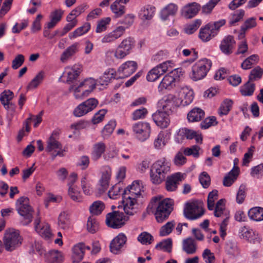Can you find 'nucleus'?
I'll return each instance as SVG.
<instances>
[{
    "label": "nucleus",
    "instance_id": "obj_1",
    "mask_svg": "<svg viewBox=\"0 0 263 263\" xmlns=\"http://www.w3.org/2000/svg\"><path fill=\"white\" fill-rule=\"evenodd\" d=\"M174 201L172 199L166 198L161 200L160 198L154 197L151 202L149 206L155 210L156 220L159 223L166 220L173 209Z\"/></svg>",
    "mask_w": 263,
    "mask_h": 263
},
{
    "label": "nucleus",
    "instance_id": "obj_2",
    "mask_svg": "<svg viewBox=\"0 0 263 263\" xmlns=\"http://www.w3.org/2000/svg\"><path fill=\"white\" fill-rule=\"evenodd\" d=\"M170 163L163 158L156 161L151 170V180L154 184H159L162 182L170 172Z\"/></svg>",
    "mask_w": 263,
    "mask_h": 263
},
{
    "label": "nucleus",
    "instance_id": "obj_3",
    "mask_svg": "<svg viewBox=\"0 0 263 263\" xmlns=\"http://www.w3.org/2000/svg\"><path fill=\"white\" fill-rule=\"evenodd\" d=\"M97 81L92 78H87L78 84L71 85L69 90L73 92L77 99H83L87 97L96 88Z\"/></svg>",
    "mask_w": 263,
    "mask_h": 263
},
{
    "label": "nucleus",
    "instance_id": "obj_4",
    "mask_svg": "<svg viewBox=\"0 0 263 263\" xmlns=\"http://www.w3.org/2000/svg\"><path fill=\"white\" fill-rule=\"evenodd\" d=\"M16 210L21 216V223L27 226L32 221L34 210L29 205L27 197H21L16 202Z\"/></svg>",
    "mask_w": 263,
    "mask_h": 263
},
{
    "label": "nucleus",
    "instance_id": "obj_5",
    "mask_svg": "<svg viewBox=\"0 0 263 263\" xmlns=\"http://www.w3.org/2000/svg\"><path fill=\"white\" fill-rule=\"evenodd\" d=\"M212 66V62L207 59H203L196 62L192 66L190 78L197 81L203 79Z\"/></svg>",
    "mask_w": 263,
    "mask_h": 263
},
{
    "label": "nucleus",
    "instance_id": "obj_6",
    "mask_svg": "<svg viewBox=\"0 0 263 263\" xmlns=\"http://www.w3.org/2000/svg\"><path fill=\"white\" fill-rule=\"evenodd\" d=\"M203 206L202 201L195 200L187 202L183 211L185 217L191 220L200 218L204 214Z\"/></svg>",
    "mask_w": 263,
    "mask_h": 263
},
{
    "label": "nucleus",
    "instance_id": "obj_7",
    "mask_svg": "<svg viewBox=\"0 0 263 263\" xmlns=\"http://www.w3.org/2000/svg\"><path fill=\"white\" fill-rule=\"evenodd\" d=\"M3 241L5 249L11 252L21 246L22 238L18 231L10 229L6 231Z\"/></svg>",
    "mask_w": 263,
    "mask_h": 263
},
{
    "label": "nucleus",
    "instance_id": "obj_8",
    "mask_svg": "<svg viewBox=\"0 0 263 263\" xmlns=\"http://www.w3.org/2000/svg\"><path fill=\"white\" fill-rule=\"evenodd\" d=\"M58 133L54 132L47 141L45 151L50 153L52 160L57 156L63 157L65 151L61 143L58 141Z\"/></svg>",
    "mask_w": 263,
    "mask_h": 263
},
{
    "label": "nucleus",
    "instance_id": "obj_9",
    "mask_svg": "<svg viewBox=\"0 0 263 263\" xmlns=\"http://www.w3.org/2000/svg\"><path fill=\"white\" fill-rule=\"evenodd\" d=\"M127 220V217L123 212L116 211L106 215L105 221L108 227L118 229L122 227Z\"/></svg>",
    "mask_w": 263,
    "mask_h": 263
},
{
    "label": "nucleus",
    "instance_id": "obj_10",
    "mask_svg": "<svg viewBox=\"0 0 263 263\" xmlns=\"http://www.w3.org/2000/svg\"><path fill=\"white\" fill-rule=\"evenodd\" d=\"M132 130L135 137L141 142L147 139L151 134V126L148 123L138 122L132 126Z\"/></svg>",
    "mask_w": 263,
    "mask_h": 263
},
{
    "label": "nucleus",
    "instance_id": "obj_11",
    "mask_svg": "<svg viewBox=\"0 0 263 263\" xmlns=\"http://www.w3.org/2000/svg\"><path fill=\"white\" fill-rule=\"evenodd\" d=\"M98 101L93 98H89L80 104L73 110V114L77 117H82L93 110L98 105Z\"/></svg>",
    "mask_w": 263,
    "mask_h": 263
},
{
    "label": "nucleus",
    "instance_id": "obj_12",
    "mask_svg": "<svg viewBox=\"0 0 263 263\" xmlns=\"http://www.w3.org/2000/svg\"><path fill=\"white\" fill-rule=\"evenodd\" d=\"M141 199L123 194L122 204L125 213L130 216L136 214L138 211Z\"/></svg>",
    "mask_w": 263,
    "mask_h": 263
},
{
    "label": "nucleus",
    "instance_id": "obj_13",
    "mask_svg": "<svg viewBox=\"0 0 263 263\" xmlns=\"http://www.w3.org/2000/svg\"><path fill=\"white\" fill-rule=\"evenodd\" d=\"M182 100L178 99L173 94L164 96L159 102V104L163 110L171 111L175 107L181 105Z\"/></svg>",
    "mask_w": 263,
    "mask_h": 263
},
{
    "label": "nucleus",
    "instance_id": "obj_14",
    "mask_svg": "<svg viewBox=\"0 0 263 263\" xmlns=\"http://www.w3.org/2000/svg\"><path fill=\"white\" fill-rule=\"evenodd\" d=\"M111 175V170L108 166H105L102 172L101 176L98 184V190L100 194L104 193L108 189Z\"/></svg>",
    "mask_w": 263,
    "mask_h": 263
},
{
    "label": "nucleus",
    "instance_id": "obj_15",
    "mask_svg": "<svg viewBox=\"0 0 263 263\" xmlns=\"http://www.w3.org/2000/svg\"><path fill=\"white\" fill-rule=\"evenodd\" d=\"M137 68V64L133 61H128L122 64L117 73L120 78L128 77L133 74Z\"/></svg>",
    "mask_w": 263,
    "mask_h": 263
},
{
    "label": "nucleus",
    "instance_id": "obj_16",
    "mask_svg": "<svg viewBox=\"0 0 263 263\" xmlns=\"http://www.w3.org/2000/svg\"><path fill=\"white\" fill-rule=\"evenodd\" d=\"M167 111L165 110H158L152 116L153 120L156 124L162 128H166L170 123Z\"/></svg>",
    "mask_w": 263,
    "mask_h": 263
},
{
    "label": "nucleus",
    "instance_id": "obj_17",
    "mask_svg": "<svg viewBox=\"0 0 263 263\" xmlns=\"http://www.w3.org/2000/svg\"><path fill=\"white\" fill-rule=\"evenodd\" d=\"M125 32V28L117 27L114 30L106 34L102 37V43H111L115 42L117 39L121 37Z\"/></svg>",
    "mask_w": 263,
    "mask_h": 263
},
{
    "label": "nucleus",
    "instance_id": "obj_18",
    "mask_svg": "<svg viewBox=\"0 0 263 263\" xmlns=\"http://www.w3.org/2000/svg\"><path fill=\"white\" fill-rule=\"evenodd\" d=\"M34 225L35 231L42 237L47 240L51 238L52 234L51 232L49 226L47 223L41 225L40 218L39 217L35 219Z\"/></svg>",
    "mask_w": 263,
    "mask_h": 263
},
{
    "label": "nucleus",
    "instance_id": "obj_19",
    "mask_svg": "<svg viewBox=\"0 0 263 263\" xmlns=\"http://www.w3.org/2000/svg\"><path fill=\"white\" fill-rule=\"evenodd\" d=\"M142 185L139 181H134L132 184L124 190L123 195L136 197L142 198L141 194Z\"/></svg>",
    "mask_w": 263,
    "mask_h": 263
},
{
    "label": "nucleus",
    "instance_id": "obj_20",
    "mask_svg": "<svg viewBox=\"0 0 263 263\" xmlns=\"http://www.w3.org/2000/svg\"><path fill=\"white\" fill-rule=\"evenodd\" d=\"M127 241V238L123 233H120L110 242V251L117 254L121 248L125 245Z\"/></svg>",
    "mask_w": 263,
    "mask_h": 263
},
{
    "label": "nucleus",
    "instance_id": "obj_21",
    "mask_svg": "<svg viewBox=\"0 0 263 263\" xmlns=\"http://www.w3.org/2000/svg\"><path fill=\"white\" fill-rule=\"evenodd\" d=\"M200 9V5L195 2L188 4L182 8V15L186 18H191L198 13Z\"/></svg>",
    "mask_w": 263,
    "mask_h": 263
},
{
    "label": "nucleus",
    "instance_id": "obj_22",
    "mask_svg": "<svg viewBox=\"0 0 263 263\" xmlns=\"http://www.w3.org/2000/svg\"><path fill=\"white\" fill-rule=\"evenodd\" d=\"M235 44V41L233 36L228 35L222 40L220 48L221 51L226 54L232 53Z\"/></svg>",
    "mask_w": 263,
    "mask_h": 263
},
{
    "label": "nucleus",
    "instance_id": "obj_23",
    "mask_svg": "<svg viewBox=\"0 0 263 263\" xmlns=\"http://www.w3.org/2000/svg\"><path fill=\"white\" fill-rule=\"evenodd\" d=\"M129 0H116L111 5L110 9L117 17H121L125 12V7L123 4H126Z\"/></svg>",
    "mask_w": 263,
    "mask_h": 263
},
{
    "label": "nucleus",
    "instance_id": "obj_24",
    "mask_svg": "<svg viewBox=\"0 0 263 263\" xmlns=\"http://www.w3.org/2000/svg\"><path fill=\"white\" fill-rule=\"evenodd\" d=\"M175 78L170 74L165 75L159 84L158 89L160 92L164 90H171L175 86Z\"/></svg>",
    "mask_w": 263,
    "mask_h": 263
},
{
    "label": "nucleus",
    "instance_id": "obj_25",
    "mask_svg": "<svg viewBox=\"0 0 263 263\" xmlns=\"http://www.w3.org/2000/svg\"><path fill=\"white\" fill-rule=\"evenodd\" d=\"M193 91L187 87H182L179 93L178 99L182 100L181 105L185 106L190 104L193 100Z\"/></svg>",
    "mask_w": 263,
    "mask_h": 263
},
{
    "label": "nucleus",
    "instance_id": "obj_26",
    "mask_svg": "<svg viewBox=\"0 0 263 263\" xmlns=\"http://www.w3.org/2000/svg\"><path fill=\"white\" fill-rule=\"evenodd\" d=\"M182 175L180 173H176L168 177L166 181V188L168 191L176 190L179 182L182 180Z\"/></svg>",
    "mask_w": 263,
    "mask_h": 263
},
{
    "label": "nucleus",
    "instance_id": "obj_27",
    "mask_svg": "<svg viewBox=\"0 0 263 263\" xmlns=\"http://www.w3.org/2000/svg\"><path fill=\"white\" fill-rule=\"evenodd\" d=\"M197 246L196 241L191 237L187 238L183 240L182 250L187 254H194L196 252Z\"/></svg>",
    "mask_w": 263,
    "mask_h": 263
},
{
    "label": "nucleus",
    "instance_id": "obj_28",
    "mask_svg": "<svg viewBox=\"0 0 263 263\" xmlns=\"http://www.w3.org/2000/svg\"><path fill=\"white\" fill-rule=\"evenodd\" d=\"M85 251V245L83 243H79L75 245L72 249V260L73 262L78 263L82 260Z\"/></svg>",
    "mask_w": 263,
    "mask_h": 263
},
{
    "label": "nucleus",
    "instance_id": "obj_29",
    "mask_svg": "<svg viewBox=\"0 0 263 263\" xmlns=\"http://www.w3.org/2000/svg\"><path fill=\"white\" fill-rule=\"evenodd\" d=\"M106 145L102 142L95 143L92 148L91 153V158L94 161H97L100 159L102 154L105 152Z\"/></svg>",
    "mask_w": 263,
    "mask_h": 263
},
{
    "label": "nucleus",
    "instance_id": "obj_30",
    "mask_svg": "<svg viewBox=\"0 0 263 263\" xmlns=\"http://www.w3.org/2000/svg\"><path fill=\"white\" fill-rule=\"evenodd\" d=\"M177 11L178 6L174 3H170L161 10V17L163 20H166L169 16L175 15Z\"/></svg>",
    "mask_w": 263,
    "mask_h": 263
},
{
    "label": "nucleus",
    "instance_id": "obj_31",
    "mask_svg": "<svg viewBox=\"0 0 263 263\" xmlns=\"http://www.w3.org/2000/svg\"><path fill=\"white\" fill-rule=\"evenodd\" d=\"M215 36L216 35L212 33L211 23L206 24L204 27H202L200 29L199 37L203 42L209 41Z\"/></svg>",
    "mask_w": 263,
    "mask_h": 263
},
{
    "label": "nucleus",
    "instance_id": "obj_32",
    "mask_svg": "<svg viewBox=\"0 0 263 263\" xmlns=\"http://www.w3.org/2000/svg\"><path fill=\"white\" fill-rule=\"evenodd\" d=\"M66 70L67 75L66 82L69 83L78 78L82 71L81 66L75 65L71 68H67Z\"/></svg>",
    "mask_w": 263,
    "mask_h": 263
},
{
    "label": "nucleus",
    "instance_id": "obj_33",
    "mask_svg": "<svg viewBox=\"0 0 263 263\" xmlns=\"http://www.w3.org/2000/svg\"><path fill=\"white\" fill-rule=\"evenodd\" d=\"M79 45L78 43H75L68 47L61 54V61L63 63L65 62L69 58L76 53L79 50Z\"/></svg>",
    "mask_w": 263,
    "mask_h": 263
},
{
    "label": "nucleus",
    "instance_id": "obj_34",
    "mask_svg": "<svg viewBox=\"0 0 263 263\" xmlns=\"http://www.w3.org/2000/svg\"><path fill=\"white\" fill-rule=\"evenodd\" d=\"M239 168L235 167L232 169L227 176H226L223 180V184L226 186H230L236 180L239 175Z\"/></svg>",
    "mask_w": 263,
    "mask_h": 263
},
{
    "label": "nucleus",
    "instance_id": "obj_35",
    "mask_svg": "<svg viewBox=\"0 0 263 263\" xmlns=\"http://www.w3.org/2000/svg\"><path fill=\"white\" fill-rule=\"evenodd\" d=\"M124 190L122 184L120 183H118L111 187L108 192V195L111 199H117L121 195L123 196Z\"/></svg>",
    "mask_w": 263,
    "mask_h": 263
},
{
    "label": "nucleus",
    "instance_id": "obj_36",
    "mask_svg": "<svg viewBox=\"0 0 263 263\" xmlns=\"http://www.w3.org/2000/svg\"><path fill=\"white\" fill-rule=\"evenodd\" d=\"M248 216L251 219L254 221H260L263 220V208L254 207L251 209L248 212Z\"/></svg>",
    "mask_w": 263,
    "mask_h": 263
},
{
    "label": "nucleus",
    "instance_id": "obj_37",
    "mask_svg": "<svg viewBox=\"0 0 263 263\" xmlns=\"http://www.w3.org/2000/svg\"><path fill=\"white\" fill-rule=\"evenodd\" d=\"M204 112L199 108L193 109L187 115V119L190 122H197L204 117Z\"/></svg>",
    "mask_w": 263,
    "mask_h": 263
},
{
    "label": "nucleus",
    "instance_id": "obj_38",
    "mask_svg": "<svg viewBox=\"0 0 263 263\" xmlns=\"http://www.w3.org/2000/svg\"><path fill=\"white\" fill-rule=\"evenodd\" d=\"M88 8V5L85 3L78 6L75 9H73L67 15L66 18L67 21H72V20H77L76 17L84 12Z\"/></svg>",
    "mask_w": 263,
    "mask_h": 263
},
{
    "label": "nucleus",
    "instance_id": "obj_39",
    "mask_svg": "<svg viewBox=\"0 0 263 263\" xmlns=\"http://www.w3.org/2000/svg\"><path fill=\"white\" fill-rule=\"evenodd\" d=\"M13 98V93L9 90H5L1 93L0 101L6 109H8L9 105H12V103H10V101Z\"/></svg>",
    "mask_w": 263,
    "mask_h": 263
},
{
    "label": "nucleus",
    "instance_id": "obj_40",
    "mask_svg": "<svg viewBox=\"0 0 263 263\" xmlns=\"http://www.w3.org/2000/svg\"><path fill=\"white\" fill-rule=\"evenodd\" d=\"M256 25V18L251 17L247 20L244 24L241 27V32L238 35L239 39H243L245 36V32L247 30L253 28Z\"/></svg>",
    "mask_w": 263,
    "mask_h": 263
},
{
    "label": "nucleus",
    "instance_id": "obj_41",
    "mask_svg": "<svg viewBox=\"0 0 263 263\" xmlns=\"http://www.w3.org/2000/svg\"><path fill=\"white\" fill-rule=\"evenodd\" d=\"M155 7L151 5L143 7L140 12V16L142 20H149L154 16Z\"/></svg>",
    "mask_w": 263,
    "mask_h": 263
},
{
    "label": "nucleus",
    "instance_id": "obj_42",
    "mask_svg": "<svg viewBox=\"0 0 263 263\" xmlns=\"http://www.w3.org/2000/svg\"><path fill=\"white\" fill-rule=\"evenodd\" d=\"M255 89V84L252 83V81L248 80L247 83L240 87V91L243 96H251L253 95Z\"/></svg>",
    "mask_w": 263,
    "mask_h": 263
},
{
    "label": "nucleus",
    "instance_id": "obj_43",
    "mask_svg": "<svg viewBox=\"0 0 263 263\" xmlns=\"http://www.w3.org/2000/svg\"><path fill=\"white\" fill-rule=\"evenodd\" d=\"M70 221L68 214L63 212L59 216L58 225L63 229H68L70 227Z\"/></svg>",
    "mask_w": 263,
    "mask_h": 263
},
{
    "label": "nucleus",
    "instance_id": "obj_44",
    "mask_svg": "<svg viewBox=\"0 0 263 263\" xmlns=\"http://www.w3.org/2000/svg\"><path fill=\"white\" fill-rule=\"evenodd\" d=\"M116 72L114 69H108L104 71L103 74L99 78V83L101 85L107 84L112 79L115 77Z\"/></svg>",
    "mask_w": 263,
    "mask_h": 263
},
{
    "label": "nucleus",
    "instance_id": "obj_45",
    "mask_svg": "<svg viewBox=\"0 0 263 263\" xmlns=\"http://www.w3.org/2000/svg\"><path fill=\"white\" fill-rule=\"evenodd\" d=\"M44 78V72L41 71L28 84L27 89L28 90L36 88L42 83Z\"/></svg>",
    "mask_w": 263,
    "mask_h": 263
},
{
    "label": "nucleus",
    "instance_id": "obj_46",
    "mask_svg": "<svg viewBox=\"0 0 263 263\" xmlns=\"http://www.w3.org/2000/svg\"><path fill=\"white\" fill-rule=\"evenodd\" d=\"M90 28L89 23H86L82 26L78 28L73 32L69 33V37L70 39H73L78 36L82 35L87 32Z\"/></svg>",
    "mask_w": 263,
    "mask_h": 263
},
{
    "label": "nucleus",
    "instance_id": "obj_47",
    "mask_svg": "<svg viewBox=\"0 0 263 263\" xmlns=\"http://www.w3.org/2000/svg\"><path fill=\"white\" fill-rule=\"evenodd\" d=\"M104 204L101 201H95L89 207L90 212L93 215H98L104 209Z\"/></svg>",
    "mask_w": 263,
    "mask_h": 263
},
{
    "label": "nucleus",
    "instance_id": "obj_48",
    "mask_svg": "<svg viewBox=\"0 0 263 263\" xmlns=\"http://www.w3.org/2000/svg\"><path fill=\"white\" fill-rule=\"evenodd\" d=\"M68 195L74 201L81 202L82 200L80 192L78 190L77 187L73 185H70L68 189Z\"/></svg>",
    "mask_w": 263,
    "mask_h": 263
},
{
    "label": "nucleus",
    "instance_id": "obj_49",
    "mask_svg": "<svg viewBox=\"0 0 263 263\" xmlns=\"http://www.w3.org/2000/svg\"><path fill=\"white\" fill-rule=\"evenodd\" d=\"M163 74L157 65L152 69L147 74L146 79L148 81L154 82L157 80Z\"/></svg>",
    "mask_w": 263,
    "mask_h": 263
},
{
    "label": "nucleus",
    "instance_id": "obj_50",
    "mask_svg": "<svg viewBox=\"0 0 263 263\" xmlns=\"http://www.w3.org/2000/svg\"><path fill=\"white\" fill-rule=\"evenodd\" d=\"M258 60L257 55L253 54L247 58L241 64V67L243 69H249L252 65L256 63Z\"/></svg>",
    "mask_w": 263,
    "mask_h": 263
},
{
    "label": "nucleus",
    "instance_id": "obj_51",
    "mask_svg": "<svg viewBox=\"0 0 263 263\" xmlns=\"http://www.w3.org/2000/svg\"><path fill=\"white\" fill-rule=\"evenodd\" d=\"M263 74V69L259 66H257L253 69L249 76L250 81H255L259 80Z\"/></svg>",
    "mask_w": 263,
    "mask_h": 263
},
{
    "label": "nucleus",
    "instance_id": "obj_52",
    "mask_svg": "<svg viewBox=\"0 0 263 263\" xmlns=\"http://www.w3.org/2000/svg\"><path fill=\"white\" fill-rule=\"evenodd\" d=\"M172 247V241L171 239L168 238L161 242H160L156 246V248L158 250H163L168 252H171Z\"/></svg>",
    "mask_w": 263,
    "mask_h": 263
},
{
    "label": "nucleus",
    "instance_id": "obj_53",
    "mask_svg": "<svg viewBox=\"0 0 263 263\" xmlns=\"http://www.w3.org/2000/svg\"><path fill=\"white\" fill-rule=\"evenodd\" d=\"M48 255L49 261L51 262H60L63 259L62 253L58 250L50 251Z\"/></svg>",
    "mask_w": 263,
    "mask_h": 263
},
{
    "label": "nucleus",
    "instance_id": "obj_54",
    "mask_svg": "<svg viewBox=\"0 0 263 263\" xmlns=\"http://www.w3.org/2000/svg\"><path fill=\"white\" fill-rule=\"evenodd\" d=\"M201 23L202 22L201 20H196L192 23L188 24L185 26L184 28L185 32L189 34L193 33L200 27Z\"/></svg>",
    "mask_w": 263,
    "mask_h": 263
},
{
    "label": "nucleus",
    "instance_id": "obj_55",
    "mask_svg": "<svg viewBox=\"0 0 263 263\" xmlns=\"http://www.w3.org/2000/svg\"><path fill=\"white\" fill-rule=\"evenodd\" d=\"M239 234L241 238L250 240L253 238V235H255V232L252 229L243 227L240 228Z\"/></svg>",
    "mask_w": 263,
    "mask_h": 263
},
{
    "label": "nucleus",
    "instance_id": "obj_56",
    "mask_svg": "<svg viewBox=\"0 0 263 263\" xmlns=\"http://www.w3.org/2000/svg\"><path fill=\"white\" fill-rule=\"evenodd\" d=\"M218 198V191L216 190L211 192L208 197V208L209 210H213L214 208L215 201Z\"/></svg>",
    "mask_w": 263,
    "mask_h": 263
},
{
    "label": "nucleus",
    "instance_id": "obj_57",
    "mask_svg": "<svg viewBox=\"0 0 263 263\" xmlns=\"http://www.w3.org/2000/svg\"><path fill=\"white\" fill-rule=\"evenodd\" d=\"M200 147L196 145H193L190 147H186L183 149V153L186 156H193L198 158L199 156V151Z\"/></svg>",
    "mask_w": 263,
    "mask_h": 263
},
{
    "label": "nucleus",
    "instance_id": "obj_58",
    "mask_svg": "<svg viewBox=\"0 0 263 263\" xmlns=\"http://www.w3.org/2000/svg\"><path fill=\"white\" fill-rule=\"evenodd\" d=\"M138 240L143 245H149L153 241V237L146 232L141 233L138 237Z\"/></svg>",
    "mask_w": 263,
    "mask_h": 263
},
{
    "label": "nucleus",
    "instance_id": "obj_59",
    "mask_svg": "<svg viewBox=\"0 0 263 263\" xmlns=\"http://www.w3.org/2000/svg\"><path fill=\"white\" fill-rule=\"evenodd\" d=\"M175 226L174 221H168L165 225L162 226L160 230V235L161 236H167L170 234Z\"/></svg>",
    "mask_w": 263,
    "mask_h": 263
},
{
    "label": "nucleus",
    "instance_id": "obj_60",
    "mask_svg": "<svg viewBox=\"0 0 263 263\" xmlns=\"http://www.w3.org/2000/svg\"><path fill=\"white\" fill-rule=\"evenodd\" d=\"M110 21L111 18L109 17H105L99 21L96 28V32L100 33L105 31L107 29V25L110 23Z\"/></svg>",
    "mask_w": 263,
    "mask_h": 263
},
{
    "label": "nucleus",
    "instance_id": "obj_61",
    "mask_svg": "<svg viewBox=\"0 0 263 263\" xmlns=\"http://www.w3.org/2000/svg\"><path fill=\"white\" fill-rule=\"evenodd\" d=\"M87 229L88 231L91 233H95L99 229V222L93 217H90L87 221Z\"/></svg>",
    "mask_w": 263,
    "mask_h": 263
},
{
    "label": "nucleus",
    "instance_id": "obj_62",
    "mask_svg": "<svg viewBox=\"0 0 263 263\" xmlns=\"http://www.w3.org/2000/svg\"><path fill=\"white\" fill-rule=\"evenodd\" d=\"M157 66L162 73L163 74L167 71L171 70L172 69L175 67V64L173 61L169 60L159 64Z\"/></svg>",
    "mask_w": 263,
    "mask_h": 263
},
{
    "label": "nucleus",
    "instance_id": "obj_63",
    "mask_svg": "<svg viewBox=\"0 0 263 263\" xmlns=\"http://www.w3.org/2000/svg\"><path fill=\"white\" fill-rule=\"evenodd\" d=\"M224 200L221 199L217 201L215 207L214 216L217 217H221L225 210Z\"/></svg>",
    "mask_w": 263,
    "mask_h": 263
},
{
    "label": "nucleus",
    "instance_id": "obj_64",
    "mask_svg": "<svg viewBox=\"0 0 263 263\" xmlns=\"http://www.w3.org/2000/svg\"><path fill=\"white\" fill-rule=\"evenodd\" d=\"M202 256L205 263H214L215 261V257L214 254L209 249H205L203 251Z\"/></svg>",
    "mask_w": 263,
    "mask_h": 263
}]
</instances>
